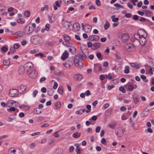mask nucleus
<instances>
[{"label": "nucleus", "instance_id": "obj_1", "mask_svg": "<svg viewBox=\"0 0 154 154\" xmlns=\"http://www.w3.org/2000/svg\"><path fill=\"white\" fill-rule=\"evenodd\" d=\"M142 32H143L144 34H145L146 37H147V33L146 31L143 29H140L138 30L137 34H134V38L137 40H139L142 36H144L145 35H144L141 34V33Z\"/></svg>", "mask_w": 154, "mask_h": 154}, {"label": "nucleus", "instance_id": "obj_2", "mask_svg": "<svg viewBox=\"0 0 154 154\" xmlns=\"http://www.w3.org/2000/svg\"><path fill=\"white\" fill-rule=\"evenodd\" d=\"M32 38L33 43L35 44H39L43 42L42 38L40 36L34 35Z\"/></svg>", "mask_w": 154, "mask_h": 154}, {"label": "nucleus", "instance_id": "obj_3", "mask_svg": "<svg viewBox=\"0 0 154 154\" xmlns=\"http://www.w3.org/2000/svg\"><path fill=\"white\" fill-rule=\"evenodd\" d=\"M24 67L25 71H26L27 74L32 71L33 68V64L30 62H28L26 63L24 66Z\"/></svg>", "mask_w": 154, "mask_h": 154}, {"label": "nucleus", "instance_id": "obj_4", "mask_svg": "<svg viewBox=\"0 0 154 154\" xmlns=\"http://www.w3.org/2000/svg\"><path fill=\"white\" fill-rule=\"evenodd\" d=\"M73 59L72 58H69L67 60L65 63H63V65L67 68H69L72 66L73 64Z\"/></svg>", "mask_w": 154, "mask_h": 154}, {"label": "nucleus", "instance_id": "obj_5", "mask_svg": "<svg viewBox=\"0 0 154 154\" xmlns=\"http://www.w3.org/2000/svg\"><path fill=\"white\" fill-rule=\"evenodd\" d=\"M77 55H75L73 62H74L76 66H82L83 65V63L82 60H80L79 59Z\"/></svg>", "mask_w": 154, "mask_h": 154}, {"label": "nucleus", "instance_id": "obj_6", "mask_svg": "<svg viewBox=\"0 0 154 154\" xmlns=\"http://www.w3.org/2000/svg\"><path fill=\"white\" fill-rule=\"evenodd\" d=\"M18 93V90L16 89H10L9 92V95L11 97H14Z\"/></svg>", "mask_w": 154, "mask_h": 154}, {"label": "nucleus", "instance_id": "obj_7", "mask_svg": "<svg viewBox=\"0 0 154 154\" xmlns=\"http://www.w3.org/2000/svg\"><path fill=\"white\" fill-rule=\"evenodd\" d=\"M28 74L29 77L32 79H35L37 76V72L35 70H32Z\"/></svg>", "mask_w": 154, "mask_h": 154}, {"label": "nucleus", "instance_id": "obj_8", "mask_svg": "<svg viewBox=\"0 0 154 154\" xmlns=\"http://www.w3.org/2000/svg\"><path fill=\"white\" fill-rule=\"evenodd\" d=\"M125 131V128H121V129L116 131V134L118 136L121 137L123 135L124 132Z\"/></svg>", "mask_w": 154, "mask_h": 154}, {"label": "nucleus", "instance_id": "obj_9", "mask_svg": "<svg viewBox=\"0 0 154 154\" xmlns=\"http://www.w3.org/2000/svg\"><path fill=\"white\" fill-rule=\"evenodd\" d=\"M34 28H32V27L27 25L25 28V32L31 33L34 30Z\"/></svg>", "mask_w": 154, "mask_h": 154}, {"label": "nucleus", "instance_id": "obj_10", "mask_svg": "<svg viewBox=\"0 0 154 154\" xmlns=\"http://www.w3.org/2000/svg\"><path fill=\"white\" fill-rule=\"evenodd\" d=\"M70 23L65 21L62 23L63 27L66 29H68L69 28L71 25Z\"/></svg>", "mask_w": 154, "mask_h": 154}, {"label": "nucleus", "instance_id": "obj_11", "mask_svg": "<svg viewBox=\"0 0 154 154\" xmlns=\"http://www.w3.org/2000/svg\"><path fill=\"white\" fill-rule=\"evenodd\" d=\"M129 36L128 35L127 33L123 34L122 36V41L126 42L129 39Z\"/></svg>", "mask_w": 154, "mask_h": 154}, {"label": "nucleus", "instance_id": "obj_12", "mask_svg": "<svg viewBox=\"0 0 154 154\" xmlns=\"http://www.w3.org/2000/svg\"><path fill=\"white\" fill-rule=\"evenodd\" d=\"M146 36L145 37L142 36L139 40L140 44L142 45H144L146 42Z\"/></svg>", "mask_w": 154, "mask_h": 154}, {"label": "nucleus", "instance_id": "obj_13", "mask_svg": "<svg viewBox=\"0 0 154 154\" xmlns=\"http://www.w3.org/2000/svg\"><path fill=\"white\" fill-rule=\"evenodd\" d=\"M27 87L26 85H22L18 88V89L20 92V94H22L25 91Z\"/></svg>", "mask_w": 154, "mask_h": 154}, {"label": "nucleus", "instance_id": "obj_14", "mask_svg": "<svg viewBox=\"0 0 154 154\" xmlns=\"http://www.w3.org/2000/svg\"><path fill=\"white\" fill-rule=\"evenodd\" d=\"M7 103L8 104H11L12 105L14 103H15V106L16 107H18L19 106V103L18 102H16L14 100H9L7 102Z\"/></svg>", "mask_w": 154, "mask_h": 154}, {"label": "nucleus", "instance_id": "obj_15", "mask_svg": "<svg viewBox=\"0 0 154 154\" xmlns=\"http://www.w3.org/2000/svg\"><path fill=\"white\" fill-rule=\"evenodd\" d=\"M11 152L10 154H22V152L20 150H12L11 149Z\"/></svg>", "mask_w": 154, "mask_h": 154}, {"label": "nucleus", "instance_id": "obj_16", "mask_svg": "<svg viewBox=\"0 0 154 154\" xmlns=\"http://www.w3.org/2000/svg\"><path fill=\"white\" fill-rule=\"evenodd\" d=\"M68 57V53L66 51H65L62 55L61 58L62 60H64L67 58Z\"/></svg>", "mask_w": 154, "mask_h": 154}, {"label": "nucleus", "instance_id": "obj_17", "mask_svg": "<svg viewBox=\"0 0 154 154\" xmlns=\"http://www.w3.org/2000/svg\"><path fill=\"white\" fill-rule=\"evenodd\" d=\"M100 46V45L99 43H95L93 44V47L92 48V49L93 50H95L98 48Z\"/></svg>", "mask_w": 154, "mask_h": 154}, {"label": "nucleus", "instance_id": "obj_18", "mask_svg": "<svg viewBox=\"0 0 154 154\" xmlns=\"http://www.w3.org/2000/svg\"><path fill=\"white\" fill-rule=\"evenodd\" d=\"M25 33L23 32L19 31L15 32L13 34L17 35L18 37H20L23 35Z\"/></svg>", "mask_w": 154, "mask_h": 154}, {"label": "nucleus", "instance_id": "obj_19", "mask_svg": "<svg viewBox=\"0 0 154 154\" xmlns=\"http://www.w3.org/2000/svg\"><path fill=\"white\" fill-rule=\"evenodd\" d=\"M82 51V52L83 54L77 55L78 57H79V59H80L81 60H82L83 58H86V56L85 54Z\"/></svg>", "mask_w": 154, "mask_h": 154}, {"label": "nucleus", "instance_id": "obj_20", "mask_svg": "<svg viewBox=\"0 0 154 154\" xmlns=\"http://www.w3.org/2000/svg\"><path fill=\"white\" fill-rule=\"evenodd\" d=\"M24 71H25V69L24 66H21L19 67L18 69L19 74H23Z\"/></svg>", "mask_w": 154, "mask_h": 154}, {"label": "nucleus", "instance_id": "obj_21", "mask_svg": "<svg viewBox=\"0 0 154 154\" xmlns=\"http://www.w3.org/2000/svg\"><path fill=\"white\" fill-rule=\"evenodd\" d=\"M69 52L72 54H75L76 52V48L73 47L72 46L69 49Z\"/></svg>", "mask_w": 154, "mask_h": 154}, {"label": "nucleus", "instance_id": "obj_22", "mask_svg": "<svg viewBox=\"0 0 154 154\" xmlns=\"http://www.w3.org/2000/svg\"><path fill=\"white\" fill-rule=\"evenodd\" d=\"M112 110V109L110 108L107 110L105 112V116H109L111 114Z\"/></svg>", "mask_w": 154, "mask_h": 154}, {"label": "nucleus", "instance_id": "obj_23", "mask_svg": "<svg viewBox=\"0 0 154 154\" xmlns=\"http://www.w3.org/2000/svg\"><path fill=\"white\" fill-rule=\"evenodd\" d=\"M73 27L76 29V30H79L80 28V25L77 23H75L73 25Z\"/></svg>", "mask_w": 154, "mask_h": 154}, {"label": "nucleus", "instance_id": "obj_24", "mask_svg": "<svg viewBox=\"0 0 154 154\" xmlns=\"http://www.w3.org/2000/svg\"><path fill=\"white\" fill-rule=\"evenodd\" d=\"M133 100L134 103L135 104L137 103L139 100L138 95H134L133 97Z\"/></svg>", "mask_w": 154, "mask_h": 154}, {"label": "nucleus", "instance_id": "obj_25", "mask_svg": "<svg viewBox=\"0 0 154 154\" xmlns=\"http://www.w3.org/2000/svg\"><path fill=\"white\" fill-rule=\"evenodd\" d=\"M75 77L76 79V80L80 81L82 79L83 76L82 75L80 74H78L75 75Z\"/></svg>", "mask_w": 154, "mask_h": 154}, {"label": "nucleus", "instance_id": "obj_26", "mask_svg": "<svg viewBox=\"0 0 154 154\" xmlns=\"http://www.w3.org/2000/svg\"><path fill=\"white\" fill-rule=\"evenodd\" d=\"M129 64L131 65V66L136 69H139L140 68L138 64H137L136 63H130Z\"/></svg>", "mask_w": 154, "mask_h": 154}, {"label": "nucleus", "instance_id": "obj_27", "mask_svg": "<svg viewBox=\"0 0 154 154\" xmlns=\"http://www.w3.org/2000/svg\"><path fill=\"white\" fill-rule=\"evenodd\" d=\"M125 47L128 49H131L135 47V46L134 45L130 43L126 44L125 45Z\"/></svg>", "mask_w": 154, "mask_h": 154}, {"label": "nucleus", "instance_id": "obj_28", "mask_svg": "<svg viewBox=\"0 0 154 154\" xmlns=\"http://www.w3.org/2000/svg\"><path fill=\"white\" fill-rule=\"evenodd\" d=\"M63 88L62 86H60L58 89V93L61 95H62L63 93Z\"/></svg>", "mask_w": 154, "mask_h": 154}, {"label": "nucleus", "instance_id": "obj_29", "mask_svg": "<svg viewBox=\"0 0 154 154\" xmlns=\"http://www.w3.org/2000/svg\"><path fill=\"white\" fill-rule=\"evenodd\" d=\"M64 1L66 5H68L70 4H74L75 2L74 0H63Z\"/></svg>", "mask_w": 154, "mask_h": 154}, {"label": "nucleus", "instance_id": "obj_30", "mask_svg": "<svg viewBox=\"0 0 154 154\" xmlns=\"http://www.w3.org/2000/svg\"><path fill=\"white\" fill-rule=\"evenodd\" d=\"M80 133H79L78 132H75L73 134L72 136L74 138H77L80 137Z\"/></svg>", "mask_w": 154, "mask_h": 154}, {"label": "nucleus", "instance_id": "obj_31", "mask_svg": "<svg viewBox=\"0 0 154 154\" xmlns=\"http://www.w3.org/2000/svg\"><path fill=\"white\" fill-rule=\"evenodd\" d=\"M145 13H146V15L148 17H151L152 14V13L149 11L146 10H143Z\"/></svg>", "mask_w": 154, "mask_h": 154}, {"label": "nucleus", "instance_id": "obj_32", "mask_svg": "<svg viewBox=\"0 0 154 154\" xmlns=\"http://www.w3.org/2000/svg\"><path fill=\"white\" fill-rule=\"evenodd\" d=\"M62 44L66 46L67 47H69L71 46V45H72V44L71 43H70L69 42H68L66 41H64L63 42Z\"/></svg>", "mask_w": 154, "mask_h": 154}, {"label": "nucleus", "instance_id": "obj_33", "mask_svg": "<svg viewBox=\"0 0 154 154\" xmlns=\"http://www.w3.org/2000/svg\"><path fill=\"white\" fill-rule=\"evenodd\" d=\"M10 63V61L9 60H5L3 61V63L5 66L9 65Z\"/></svg>", "mask_w": 154, "mask_h": 154}, {"label": "nucleus", "instance_id": "obj_34", "mask_svg": "<svg viewBox=\"0 0 154 154\" xmlns=\"http://www.w3.org/2000/svg\"><path fill=\"white\" fill-rule=\"evenodd\" d=\"M17 22L19 23H24L25 22V20L23 18H19L17 19Z\"/></svg>", "mask_w": 154, "mask_h": 154}, {"label": "nucleus", "instance_id": "obj_35", "mask_svg": "<svg viewBox=\"0 0 154 154\" xmlns=\"http://www.w3.org/2000/svg\"><path fill=\"white\" fill-rule=\"evenodd\" d=\"M34 112L36 114H39L42 112V111L40 110L39 108H35Z\"/></svg>", "mask_w": 154, "mask_h": 154}, {"label": "nucleus", "instance_id": "obj_36", "mask_svg": "<svg viewBox=\"0 0 154 154\" xmlns=\"http://www.w3.org/2000/svg\"><path fill=\"white\" fill-rule=\"evenodd\" d=\"M55 106L56 107V109L60 108L61 106V103L59 101L56 102L55 104Z\"/></svg>", "mask_w": 154, "mask_h": 154}, {"label": "nucleus", "instance_id": "obj_37", "mask_svg": "<svg viewBox=\"0 0 154 154\" xmlns=\"http://www.w3.org/2000/svg\"><path fill=\"white\" fill-rule=\"evenodd\" d=\"M117 125V124L114 122L112 124H110L109 125V127L112 129H115Z\"/></svg>", "mask_w": 154, "mask_h": 154}, {"label": "nucleus", "instance_id": "obj_38", "mask_svg": "<svg viewBox=\"0 0 154 154\" xmlns=\"http://www.w3.org/2000/svg\"><path fill=\"white\" fill-rule=\"evenodd\" d=\"M110 26V24L107 21H106V23L104 25V29L105 30L107 29Z\"/></svg>", "mask_w": 154, "mask_h": 154}, {"label": "nucleus", "instance_id": "obj_39", "mask_svg": "<svg viewBox=\"0 0 154 154\" xmlns=\"http://www.w3.org/2000/svg\"><path fill=\"white\" fill-rule=\"evenodd\" d=\"M130 68L129 66H126L125 67V70L124 71V72L125 73L128 74V73L129 72Z\"/></svg>", "mask_w": 154, "mask_h": 154}, {"label": "nucleus", "instance_id": "obj_40", "mask_svg": "<svg viewBox=\"0 0 154 154\" xmlns=\"http://www.w3.org/2000/svg\"><path fill=\"white\" fill-rule=\"evenodd\" d=\"M64 39L66 41H69L70 40V38L67 35H63Z\"/></svg>", "mask_w": 154, "mask_h": 154}, {"label": "nucleus", "instance_id": "obj_41", "mask_svg": "<svg viewBox=\"0 0 154 154\" xmlns=\"http://www.w3.org/2000/svg\"><path fill=\"white\" fill-rule=\"evenodd\" d=\"M15 116L14 115H10L8 117V119L10 120H8V121L9 122H11L12 121V119H14L15 118Z\"/></svg>", "mask_w": 154, "mask_h": 154}, {"label": "nucleus", "instance_id": "obj_42", "mask_svg": "<svg viewBox=\"0 0 154 154\" xmlns=\"http://www.w3.org/2000/svg\"><path fill=\"white\" fill-rule=\"evenodd\" d=\"M119 90L122 92L123 93H125L126 92V91L125 89L123 86H121L119 88Z\"/></svg>", "mask_w": 154, "mask_h": 154}, {"label": "nucleus", "instance_id": "obj_43", "mask_svg": "<svg viewBox=\"0 0 154 154\" xmlns=\"http://www.w3.org/2000/svg\"><path fill=\"white\" fill-rule=\"evenodd\" d=\"M48 9V6L47 5H45L44 7H43L41 8V11H43L45 10H47Z\"/></svg>", "mask_w": 154, "mask_h": 154}, {"label": "nucleus", "instance_id": "obj_44", "mask_svg": "<svg viewBox=\"0 0 154 154\" xmlns=\"http://www.w3.org/2000/svg\"><path fill=\"white\" fill-rule=\"evenodd\" d=\"M24 14L25 16L28 17L30 16V11L28 10H27L25 12Z\"/></svg>", "mask_w": 154, "mask_h": 154}, {"label": "nucleus", "instance_id": "obj_45", "mask_svg": "<svg viewBox=\"0 0 154 154\" xmlns=\"http://www.w3.org/2000/svg\"><path fill=\"white\" fill-rule=\"evenodd\" d=\"M140 77L143 80H145L144 81V82H148V79H146V76L142 75L140 76Z\"/></svg>", "mask_w": 154, "mask_h": 154}, {"label": "nucleus", "instance_id": "obj_46", "mask_svg": "<svg viewBox=\"0 0 154 154\" xmlns=\"http://www.w3.org/2000/svg\"><path fill=\"white\" fill-rule=\"evenodd\" d=\"M7 110L8 111H14L16 110V109L14 107H11L10 108L7 109Z\"/></svg>", "mask_w": 154, "mask_h": 154}, {"label": "nucleus", "instance_id": "obj_47", "mask_svg": "<svg viewBox=\"0 0 154 154\" xmlns=\"http://www.w3.org/2000/svg\"><path fill=\"white\" fill-rule=\"evenodd\" d=\"M48 94L49 96H52L53 94V91L51 89L48 90Z\"/></svg>", "mask_w": 154, "mask_h": 154}, {"label": "nucleus", "instance_id": "obj_48", "mask_svg": "<svg viewBox=\"0 0 154 154\" xmlns=\"http://www.w3.org/2000/svg\"><path fill=\"white\" fill-rule=\"evenodd\" d=\"M134 89V86L132 84H130L128 85V89L129 90L132 91Z\"/></svg>", "mask_w": 154, "mask_h": 154}, {"label": "nucleus", "instance_id": "obj_49", "mask_svg": "<svg viewBox=\"0 0 154 154\" xmlns=\"http://www.w3.org/2000/svg\"><path fill=\"white\" fill-rule=\"evenodd\" d=\"M99 36L97 35H94V38H93L94 41H97L99 40Z\"/></svg>", "mask_w": 154, "mask_h": 154}, {"label": "nucleus", "instance_id": "obj_50", "mask_svg": "<svg viewBox=\"0 0 154 154\" xmlns=\"http://www.w3.org/2000/svg\"><path fill=\"white\" fill-rule=\"evenodd\" d=\"M75 150L77 154H82V153L80 151V149L79 148H76Z\"/></svg>", "mask_w": 154, "mask_h": 154}, {"label": "nucleus", "instance_id": "obj_51", "mask_svg": "<svg viewBox=\"0 0 154 154\" xmlns=\"http://www.w3.org/2000/svg\"><path fill=\"white\" fill-rule=\"evenodd\" d=\"M8 49L7 48H6L5 47H4V46L2 47L1 48V50H2V51L5 52H7V51H8Z\"/></svg>", "mask_w": 154, "mask_h": 154}, {"label": "nucleus", "instance_id": "obj_52", "mask_svg": "<svg viewBox=\"0 0 154 154\" xmlns=\"http://www.w3.org/2000/svg\"><path fill=\"white\" fill-rule=\"evenodd\" d=\"M93 38H94V35H90L88 37V40L91 42H94Z\"/></svg>", "mask_w": 154, "mask_h": 154}, {"label": "nucleus", "instance_id": "obj_53", "mask_svg": "<svg viewBox=\"0 0 154 154\" xmlns=\"http://www.w3.org/2000/svg\"><path fill=\"white\" fill-rule=\"evenodd\" d=\"M74 149V147L73 146H71L70 147L69 149V151L70 152H72Z\"/></svg>", "mask_w": 154, "mask_h": 154}, {"label": "nucleus", "instance_id": "obj_54", "mask_svg": "<svg viewBox=\"0 0 154 154\" xmlns=\"http://www.w3.org/2000/svg\"><path fill=\"white\" fill-rule=\"evenodd\" d=\"M114 5L117 7H120L121 8H123V6L119 4L116 3L114 4Z\"/></svg>", "mask_w": 154, "mask_h": 154}, {"label": "nucleus", "instance_id": "obj_55", "mask_svg": "<svg viewBox=\"0 0 154 154\" xmlns=\"http://www.w3.org/2000/svg\"><path fill=\"white\" fill-rule=\"evenodd\" d=\"M38 93V91L37 90H34L32 93V95L33 96V97H35L36 96L37 94Z\"/></svg>", "mask_w": 154, "mask_h": 154}, {"label": "nucleus", "instance_id": "obj_56", "mask_svg": "<svg viewBox=\"0 0 154 154\" xmlns=\"http://www.w3.org/2000/svg\"><path fill=\"white\" fill-rule=\"evenodd\" d=\"M101 129V128L99 126H97L95 130V131L96 133H98L100 132V130Z\"/></svg>", "mask_w": 154, "mask_h": 154}, {"label": "nucleus", "instance_id": "obj_57", "mask_svg": "<svg viewBox=\"0 0 154 154\" xmlns=\"http://www.w3.org/2000/svg\"><path fill=\"white\" fill-rule=\"evenodd\" d=\"M58 86V84L56 82H55L54 83V85L53 86V88L54 89H56Z\"/></svg>", "mask_w": 154, "mask_h": 154}, {"label": "nucleus", "instance_id": "obj_58", "mask_svg": "<svg viewBox=\"0 0 154 154\" xmlns=\"http://www.w3.org/2000/svg\"><path fill=\"white\" fill-rule=\"evenodd\" d=\"M87 45L88 48L91 47L92 46H93V44L91 42H88Z\"/></svg>", "mask_w": 154, "mask_h": 154}, {"label": "nucleus", "instance_id": "obj_59", "mask_svg": "<svg viewBox=\"0 0 154 154\" xmlns=\"http://www.w3.org/2000/svg\"><path fill=\"white\" fill-rule=\"evenodd\" d=\"M46 80V77H42L40 79V80H39L40 82H44V81H45Z\"/></svg>", "mask_w": 154, "mask_h": 154}, {"label": "nucleus", "instance_id": "obj_60", "mask_svg": "<svg viewBox=\"0 0 154 154\" xmlns=\"http://www.w3.org/2000/svg\"><path fill=\"white\" fill-rule=\"evenodd\" d=\"M95 3L98 6H100L101 5V3L99 0H96Z\"/></svg>", "mask_w": 154, "mask_h": 154}, {"label": "nucleus", "instance_id": "obj_61", "mask_svg": "<svg viewBox=\"0 0 154 154\" xmlns=\"http://www.w3.org/2000/svg\"><path fill=\"white\" fill-rule=\"evenodd\" d=\"M85 94V95H86L87 96H88L89 95H90L91 94L90 91L89 90L87 91Z\"/></svg>", "mask_w": 154, "mask_h": 154}, {"label": "nucleus", "instance_id": "obj_62", "mask_svg": "<svg viewBox=\"0 0 154 154\" xmlns=\"http://www.w3.org/2000/svg\"><path fill=\"white\" fill-rule=\"evenodd\" d=\"M50 27V24H47L45 25V29L47 31L49 30Z\"/></svg>", "mask_w": 154, "mask_h": 154}, {"label": "nucleus", "instance_id": "obj_63", "mask_svg": "<svg viewBox=\"0 0 154 154\" xmlns=\"http://www.w3.org/2000/svg\"><path fill=\"white\" fill-rule=\"evenodd\" d=\"M154 71V68H151L149 69V73L151 75H152L153 74V72L152 71Z\"/></svg>", "mask_w": 154, "mask_h": 154}, {"label": "nucleus", "instance_id": "obj_64", "mask_svg": "<svg viewBox=\"0 0 154 154\" xmlns=\"http://www.w3.org/2000/svg\"><path fill=\"white\" fill-rule=\"evenodd\" d=\"M47 89L45 87H43L41 89V91L42 93H45L46 92Z\"/></svg>", "mask_w": 154, "mask_h": 154}]
</instances>
